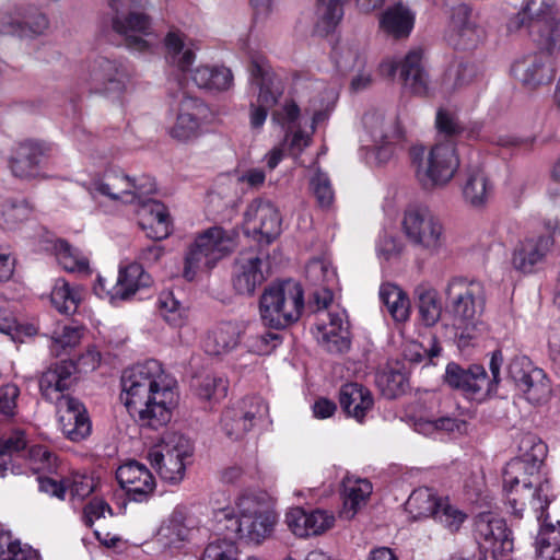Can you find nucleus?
Returning a JSON list of instances; mask_svg holds the SVG:
<instances>
[{
	"instance_id": "obj_8",
	"label": "nucleus",
	"mask_w": 560,
	"mask_h": 560,
	"mask_svg": "<svg viewBox=\"0 0 560 560\" xmlns=\"http://www.w3.org/2000/svg\"><path fill=\"white\" fill-rule=\"evenodd\" d=\"M92 191L113 201L135 203L156 192V184L149 175L130 177L121 171L110 170L92 184Z\"/></svg>"
},
{
	"instance_id": "obj_2",
	"label": "nucleus",
	"mask_w": 560,
	"mask_h": 560,
	"mask_svg": "<svg viewBox=\"0 0 560 560\" xmlns=\"http://www.w3.org/2000/svg\"><path fill=\"white\" fill-rule=\"evenodd\" d=\"M236 517H224L231 523L226 529L247 542L260 544L271 536L277 515L264 493H245L236 503Z\"/></svg>"
},
{
	"instance_id": "obj_13",
	"label": "nucleus",
	"mask_w": 560,
	"mask_h": 560,
	"mask_svg": "<svg viewBox=\"0 0 560 560\" xmlns=\"http://www.w3.org/2000/svg\"><path fill=\"white\" fill-rule=\"evenodd\" d=\"M363 124L376 145V159L386 163L393 158L395 145L402 139L398 118L395 115L386 117L383 113L370 112L364 115Z\"/></svg>"
},
{
	"instance_id": "obj_23",
	"label": "nucleus",
	"mask_w": 560,
	"mask_h": 560,
	"mask_svg": "<svg viewBox=\"0 0 560 560\" xmlns=\"http://www.w3.org/2000/svg\"><path fill=\"white\" fill-rule=\"evenodd\" d=\"M150 283L151 277L144 271L141 265L136 262L120 268L116 284L112 290L106 289L103 278H98L101 290L108 295L112 303L129 300L138 290L149 287Z\"/></svg>"
},
{
	"instance_id": "obj_42",
	"label": "nucleus",
	"mask_w": 560,
	"mask_h": 560,
	"mask_svg": "<svg viewBox=\"0 0 560 560\" xmlns=\"http://www.w3.org/2000/svg\"><path fill=\"white\" fill-rule=\"evenodd\" d=\"M538 560H560V522L545 523L536 537Z\"/></svg>"
},
{
	"instance_id": "obj_24",
	"label": "nucleus",
	"mask_w": 560,
	"mask_h": 560,
	"mask_svg": "<svg viewBox=\"0 0 560 560\" xmlns=\"http://www.w3.org/2000/svg\"><path fill=\"white\" fill-rule=\"evenodd\" d=\"M48 151V147L36 140H24L14 148L9 160V166L13 176L28 179L38 174L42 158Z\"/></svg>"
},
{
	"instance_id": "obj_64",
	"label": "nucleus",
	"mask_w": 560,
	"mask_h": 560,
	"mask_svg": "<svg viewBox=\"0 0 560 560\" xmlns=\"http://www.w3.org/2000/svg\"><path fill=\"white\" fill-rule=\"evenodd\" d=\"M536 366L526 357H515L508 365V375L520 388Z\"/></svg>"
},
{
	"instance_id": "obj_54",
	"label": "nucleus",
	"mask_w": 560,
	"mask_h": 560,
	"mask_svg": "<svg viewBox=\"0 0 560 560\" xmlns=\"http://www.w3.org/2000/svg\"><path fill=\"white\" fill-rule=\"evenodd\" d=\"M236 408L240 410V415L247 420L252 428L257 421L262 420L268 416V406L260 397L245 398Z\"/></svg>"
},
{
	"instance_id": "obj_38",
	"label": "nucleus",
	"mask_w": 560,
	"mask_h": 560,
	"mask_svg": "<svg viewBox=\"0 0 560 560\" xmlns=\"http://www.w3.org/2000/svg\"><path fill=\"white\" fill-rule=\"evenodd\" d=\"M165 58L182 71H186L195 61L196 45L189 37H165Z\"/></svg>"
},
{
	"instance_id": "obj_7",
	"label": "nucleus",
	"mask_w": 560,
	"mask_h": 560,
	"mask_svg": "<svg viewBox=\"0 0 560 560\" xmlns=\"http://www.w3.org/2000/svg\"><path fill=\"white\" fill-rule=\"evenodd\" d=\"M407 511L413 518L432 517L450 533L459 530L467 515L453 504L447 498L438 497L430 488H418L409 495Z\"/></svg>"
},
{
	"instance_id": "obj_41",
	"label": "nucleus",
	"mask_w": 560,
	"mask_h": 560,
	"mask_svg": "<svg viewBox=\"0 0 560 560\" xmlns=\"http://www.w3.org/2000/svg\"><path fill=\"white\" fill-rule=\"evenodd\" d=\"M479 78L480 72L475 65L460 62L445 74L442 89L445 93L452 94L471 85L477 82Z\"/></svg>"
},
{
	"instance_id": "obj_20",
	"label": "nucleus",
	"mask_w": 560,
	"mask_h": 560,
	"mask_svg": "<svg viewBox=\"0 0 560 560\" xmlns=\"http://www.w3.org/2000/svg\"><path fill=\"white\" fill-rule=\"evenodd\" d=\"M127 74L116 61L97 58L90 68V83L96 93L119 97L125 90Z\"/></svg>"
},
{
	"instance_id": "obj_61",
	"label": "nucleus",
	"mask_w": 560,
	"mask_h": 560,
	"mask_svg": "<svg viewBox=\"0 0 560 560\" xmlns=\"http://www.w3.org/2000/svg\"><path fill=\"white\" fill-rule=\"evenodd\" d=\"M27 456L34 470H50L56 465L55 454L44 445L31 446Z\"/></svg>"
},
{
	"instance_id": "obj_63",
	"label": "nucleus",
	"mask_w": 560,
	"mask_h": 560,
	"mask_svg": "<svg viewBox=\"0 0 560 560\" xmlns=\"http://www.w3.org/2000/svg\"><path fill=\"white\" fill-rule=\"evenodd\" d=\"M148 26V16L142 13H130L125 21H120L118 16L113 20V28L120 35L128 32H145Z\"/></svg>"
},
{
	"instance_id": "obj_1",
	"label": "nucleus",
	"mask_w": 560,
	"mask_h": 560,
	"mask_svg": "<svg viewBox=\"0 0 560 560\" xmlns=\"http://www.w3.org/2000/svg\"><path fill=\"white\" fill-rule=\"evenodd\" d=\"M121 388L120 400L140 427L159 430L171 421L177 393L159 361L152 359L126 369Z\"/></svg>"
},
{
	"instance_id": "obj_35",
	"label": "nucleus",
	"mask_w": 560,
	"mask_h": 560,
	"mask_svg": "<svg viewBox=\"0 0 560 560\" xmlns=\"http://www.w3.org/2000/svg\"><path fill=\"white\" fill-rule=\"evenodd\" d=\"M487 373L481 365H471L469 369H462L456 363H450L446 366L445 382L453 388L462 389L469 393H478L481 390L486 382Z\"/></svg>"
},
{
	"instance_id": "obj_59",
	"label": "nucleus",
	"mask_w": 560,
	"mask_h": 560,
	"mask_svg": "<svg viewBox=\"0 0 560 560\" xmlns=\"http://www.w3.org/2000/svg\"><path fill=\"white\" fill-rule=\"evenodd\" d=\"M450 25L453 32H477V26L471 20V11L466 4H458L452 9Z\"/></svg>"
},
{
	"instance_id": "obj_3",
	"label": "nucleus",
	"mask_w": 560,
	"mask_h": 560,
	"mask_svg": "<svg viewBox=\"0 0 560 560\" xmlns=\"http://www.w3.org/2000/svg\"><path fill=\"white\" fill-rule=\"evenodd\" d=\"M237 234L221 226H211L197 235L184 258L183 277L192 281L201 270L212 269L236 246Z\"/></svg>"
},
{
	"instance_id": "obj_30",
	"label": "nucleus",
	"mask_w": 560,
	"mask_h": 560,
	"mask_svg": "<svg viewBox=\"0 0 560 560\" xmlns=\"http://www.w3.org/2000/svg\"><path fill=\"white\" fill-rule=\"evenodd\" d=\"M552 245L553 237L550 235H540L525 240L514 253V267L524 272H530L533 267L546 257Z\"/></svg>"
},
{
	"instance_id": "obj_17",
	"label": "nucleus",
	"mask_w": 560,
	"mask_h": 560,
	"mask_svg": "<svg viewBox=\"0 0 560 560\" xmlns=\"http://www.w3.org/2000/svg\"><path fill=\"white\" fill-rule=\"evenodd\" d=\"M518 451V457L509 462L504 469L508 482L518 481V474L526 476L536 474L547 455L546 444L530 433L522 435Z\"/></svg>"
},
{
	"instance_id": "obj_16",
	"label": "nucleus",
	"mask_w": 560,
	"mask_h": 560,
	"mask_svg": "<svg viewBox=\"0 0 560 560\" xmlns=\"http://www.w3.org/2000/svg\"><path fill=\"white\" fill-rule=\"evenodd\" d=\"M57 410L62 433L72 442L90 436L92 423L85 406L70 395L57 396Z\"/></svg>"
},
{
	"instance_id": "obj_18",
	"label": "nucleus",
	"mask_w": 560,
	"mask_h": 560,
	"mask_svg": "<svg viewBox=\"0 0 560 560\" xmlns=\"http://www.w3.org/2000/svg\"><path fill=\"white\" fill-rule=\"evenodd\" d=\"M244 223L248 233L258 235L259 241L267 244L281 232V218L270 201L254 200L246 209Z\"/></svg>"
},
{
	"instance_id": "obj_48",
	"label": "nucleus",
	"mask_w": 560,
	"mask_h": 560,
	"mask_svg": "<svg viewBox=\"0 0 560 560\" xmlns=\"http://www.w3.org/2000/svg\"><path fill=\"white\" fill-rule=\"evenodd\" d=\"M435 127L438 136L445 138L444 142L454 143V140L460 137L465 131V127L458 117L454 113L443 108L439 109L436 113Z\"/></svg>"
},
{
	"instance_id": "obj_58",
	"label": "nucleus",
	"mask_w": 560,
	"mask_h": 560,
	"mask_svg": "<svg viewBox=\"0 0 560 560\" xmlns=\"http://www.w3.org/2000/svg\"><path fill=\"white\" fill-rule=\"evenodd\" d=\"M228 382L223 377L215 375L205 376L199 386L198 395L203 399L219 400L226 396Z\"/></svg>"
},
{
	"instance_id": "obj_21",
	"label": "nucleus",
	"mask_w": 560,
	"mask_h": 560,
	"mask_svg": "<svg viewBox=\"0 0 560 560\" xmlns=\"http://www.w3.org/2000/svg\"><path fill=\"white\" fill-rule=\"evenodd\" d=\"M135 203L138 206L139 225L147 232L148 237L160 241L171 234L172 221L162 202L147 196Z\"/></svg>"
},
{
	"instance_id": "obj_40",
	"label": "nucleus",
	"mask_w": 560,
	"mask_h": 560,
	"mask_svg": "<svg viewBox=\"0 0 560 560\" xmlns=\"http://www.w3.org/2000/svg\"><path fill=\"white\" fill-rule=\"evenodd\" d=\"M383 31L396 35H408L413 27L415 14L406 7L398 4L387 9L380 21Z\"/></svg>"
},
{
	"instance_id": "obj_15",
	"label": "nucleus",
	"mask_w": 560,
	"mask_h": 560,
	"mask_svg": "<svg viewBox=\"0 0 560 560\" xmlns=\"http://www.w3.org/2000/svg\"><path fill=\"white\" fill-rule=\"evenodd\" d=\"M514 31L527 26L530 33L560 32V14L555 9V0H527L514 21Z\"/></svg>"
},
{
	"instance_id": "obj_52",
	"label": "nucleus",
	"mask_w": 560,
	"mask_h": 560,
	"mask_svg": "<svg viewBox=\"0 0 560 560\" xmlns=\"http://www.w3.org/2000/svg\"><path fill=\"white\" fill-rule=\"evenodd\" d=\"M318 2L320 13L318 26L320 31L331 33L343 15L342 4L346 0H318Z\"/></svg>"
},
{
	"instance_id": "obj_34",
	"label": "nucleus",
	"mask_w": 560,
	"mask_h": 560,
	"mask_svg": "<svg viewBox=\"0 0 560 560\" xmlns=\"http://www.w3.org/2000/svg\"><path fill=\"white\" fill-rule=\"evenodd\" d=\"M48 20L44 14L36 13L22 16L20 11L0 13V33L12 35L15 33L42 34L47 30Z\"/></svg>"
},
{
	"instance_id": "obj_55",
	"label": "nucleus",
	"mask_w": 560,
	"mask_h": 560,
	"mask_svg": "<svg viewBox=\"0 0 560 560\" xmlns=\"http://www.w3.org/2000/svg\"><path fill=\"white\" fill-rule=\"evenodd\" d=\"M313 194L322 208H329L334 202V190L328 176L317 170L311 178Z\"/></svg>"
},
{
	"instance_id": "obj_19",
	"label": "nucleus",
	"mask_w": 560,
	"mask_h": 560,
	"mask_svg": "<svg viewBox=\"0 0 560 560\" xmlns=\"http://www.w3.org/2000/svg\"><path fill=\"white\" fill-rule=\"evenodd\" d=\"M513 77L529 90L553 81L557 69L552 61L542 55L533 52L517 59L511 68Z\"/></svg>"
},
{
	"instance_id": "obj_37",
	"label": "nucleus",
	"mask_w": 560,
	"mask_h": 560,
	"mask_svg": "<svg viewBox=\"0 0 560 560\" xmlns=\"http://www.w3.org/2000/svg\"><path fill=\"white\" fill-rule=\"evenodd\" d=\"M238 338L240 330L235 324L222 323L207 335L203 347L210 355H220L234 349Z\"/></svg>"
},
{
	"instance_id": "obj_47",
	"label": "nucleus",
	"mask_w": 560,
	"mask_h": 560,
	"mask_svg": "<svg viewBox=\"0 0 560 560\" xmlns=\"http://www.w3.org/2000/svg\"><path fill=\"white\" fill-rule=\"evenodd\" d=\"M0 560H38L36 552L28 546H21L10 532H0Z\"/></svg>"
},
{
	"instance_id": "obj_4",
	"label": "nucleus",
	"mask_w": 560,
	"mask_h": 560,
	"mask_svg": "<svg viewBox=\"0 0 560 560\" xmlns=\"http://www.w3.org/2000/svg\"><path fill=\"white\" fill-rule=\"evenodd\" d=\"M304 307L303 290L293 281L265 289L259 300L260 318L266 326L281 329L296 322Z\"/></svg>"
},
{
	"instance_id": "obj_51",
	"label": "nucleus",
	"mask_w": 560,
	"mask_h": 560,
	"mask_svg": "<svg viewBox=\"0 0 560 560\" xmlns=\"http://www.w3.org/2000/svg\"><path fill=\"white\" fill-rule=\"evenodd\" d=\"M240 413L236 407H232L228 408L221 417V425L225 435L235 441L242 439L252 429L247 420Z\"/></svg>"
},
{
	"instance_id": "obj_56",
	"label": "nucleus",
	"mask_w": 560,
	"mask_h": 560,
	"mask_svg": "<svg viewBox=\"0 0 560 560\" xmlns=\"http://www.w3.org/2000/svg\"><path fill=\"white\" fill-rule=\"evenodd\" d=\"M201 560H237V549L231 539H217L206 547Z\"/></svg>"
},
{
	"instance_id": "obj_10",
	"label": "nucleus",
	"mask_w": 560,
	"mask_h": 560,
	"mask_svg": "<svg viewBox=\"0 0 560 560\" xmlns=\"http://www.w3.org/2000/svg\"><path fill=\"white\" fill-rule=\"evenodd\" d=\"M447 307L459 326L472 323L482 312L485 290L482 283L456 277L445 288Z\"/></svg>"
},
{
	"instance_id": "obj_6",
	"label": "nucleus",
	"mask_w": 560,
	"mask_h": 560,
	"mask_svg": "<svg viewBox=\"0 0 560 560\" xmlns=\"http://www.w3.org/2000/svg\"><path fill=\"white\" fill-rule=\"evenodd\" d=\"M192 452L188 438L178 432H166L161 443L151 448L148 456L163 480L177 485L185 477L187 460Z\"/></svg>"
},
{
	"instance_id": "obj_33",
	"label": "nucleus",
	"mask_w": 560,
	"mask_h": 560,
	"mask_svg": "<svg viewBox=\"0 0 560 560\" xmlns=\"http://www.w3.org/2000/svg\"><path fill=\"white\" fill-rule=\"evenodd\" d=\"M343 487V509L340 513L341 517L351 520L366 504L372 493V483L368 479L355 476H347L342 481Z\"/></svg>"
},
{
	"instance_id": "obj_62",
	"label": "nucleus",
	"mask_w": 560,
	"mask_h": 560,
	"mask_svg": "<svg viewBox=\"0 0 560 560\" xmlns=\"http://www.w3.org/2000/svg\"><path fill=\"white\" fill-rule=\"evenodd\" d=\"M95 489L94 479L88 475L74 474L67 478V490L72 498L83 500Z\"/></svg>"
},
{
	"instance_id": "obj_11",
	"label": "nucleus",
	"mask_w": 560,
	"mask_h": 560,
	"mask_svg": "<svg viewBox=\"0 0 560 560\" xmlns=\"http://www.w3.org/2000/svg\"><path fill=\"white\" fill-rule=\"evenodd\" d=\"M504 489L506 491L508 501L513 513L520 517L524 513L534 515L537 520L544 514V511L550 503L549 489L547 481L534 485L528 480V476L518 474V481L508 482L505 472L503 474Z\"/></svg>"
},
{
	"instance_id": "obj_22",
	"label": "nucleus",
	"mask_w": 560,
	"mask_h": 560,
	"mask_svg": "<svg viewBox=\"0 0 560 560\" xmlns=\"http://www.w3.org/2000/svg\"><path fill=\"white\" fill-rule=\"evenodd\" d=\"M285 523L298 537L318 536L334 526L335 516L325 510L306 512L302 508H294L285 514Z\"/></svg>"
},
{
	"instance_id": "obj_44",
	"label": "nucleus",
	"mask_w": 560,
	"mask_h": 560,
	"mask_svg": "<svg viewBox=\"0 0 560 560\" xmlns=\"http://www.w3.org/2000/svg\"><path fill=\"white\" fill-rule=\"evenodd\" d=\"M415 293L418 298V308L421 320L425 326L435 325L442 313L436 290L427 285H419Z\"/></svg>"
},
{
	"instance_id": "obj_25",
	"label": "nucleus",
	"mask_w": 560,
	"mask_h": 560,
	"mask_svg": "<svg viewBox=\"0 0 560 560\" xmlns=\"http://www.w3.org/2000/svg\"><path fill=\"white\" fill-rule=\"evenodd\" d=\"M116 478L122 489L135 501H142L155 488V479L150 470L138 462L121 465L116 471Z\"/></svg>"
},
{
	"instance_id": "obj_49",
	"label": "nucleus",
	"mask_w": 560,
	"mask_h": 560,
	"mask_svg": "<svg viewBox=\"0 0 560 560\" xmlns=\"http://www.w3.org/2000/svg\"><path fill=\"white\" fill-rule=\"evenodd\" d=\"M54 250L59 265L66 271L74 272L88 269V260L80 257L66 241H56L54 244Z\"/></svg>"
},
{
	"instance_id": "obj_36",
	"label": "nucleus",
	"mask_w": 560,
	"mask_h": 560,
	"mask_svg": "<svg viewBox=\"0 0 560 560\" xmlns=\"http://www.w3.org/2000/svg\"><path fill=\"white\" fill-rule=\"evenodd\" d=\"M191 80L200 89L226 91L233 85V73L223 66L202 65L192 70Z\"/></svg>"
},
{
	"instance_id": "obj_60",
	"label": "nucleus",
	"mask_w": 560,
	"mask_h": 560,
	"mask_svg": "<svg viewBox=\"0 0 560 560\" xmlns=\"http://www.w3.org/2000/svg\"><path fill=\"white\" fill-rule=\"evenodd\" d=\"M417 425L418 430L425 434L433 431L462 432L466 428V422L455 418L442 417L435 420L419 422Z\"/></svg>"
},
{
	"instance_id": "obj_31",
	"label": "nucleus",
	"mask_w": 560,
	"mask_h": 560,
	"mask_svg": "<svg viewBox=\"0 0 560 560\" xmlns=\"http://www.w3.org/2000/svg\"><path fill=\"white\" fill-rule=\"evenodd\" d=\"M462 191L467 203L479 208L485 206L490 199L493 185L481 167L472 166L465 174Z\"/></svg>"
},
{
	"instance_id": "obj_29",
	"label": "nucleus",
	"mask_w": 560,
	"mask_h": 560,
	"mask_svg": "<svg viewBox=\"0 0 560 560\" xmlns=\"http://www.w3.org/2000/svg\"><path fill=\"white\" fill-rule=\"evenodd\" d=\"M424 50L417 47L400 61L399 79L411 93L423 95L428 91V74L422 66Z\"/></svg>"
},
{
	"instance_id": "obj_46",
	"label": "nucleus",
	"mask_w": 560,
	"mask_h": 560,
	"mask_svg": "<svg viewBox=\"0 0 560 560\" xmlns=\"http://www.w3.org/2000/svg\"><path fill=\"white\" fill-rule=\"evenodd\" d=\"M159 315L171 326H182L187 317L186 310L170 292L162 293L156 303Z\"/></svg>"
},
{
	"instance_id": "obj_39",
	"label": "nucleus",
	"mask_w": 560,
	"mask_h": 560,
	"mask_svg": "<svg viewBox=\"0 0 560 560\" xmlns=\"http://www.w3.org/2000/svg\"><path fill=\"white\" fill-rule=\"evenodd\" d=\"M380 298L396 322H406L410 315V302L407 294L393 283H384Z\"/></svg>"
},
{
	"instance_id": "obj_45",
	"label": "nucleus",
	"mask_w": 560,
	"mask_h": 560,
	"mask_svg": "<svg viewBox=\"0 0 560 560\" xmlns=\"http://www.w3.org/2000/svg\"><path fill=\"white\" fill-rule=\"evenodd\" d=\"M526 399L532 404H540L550 395L551 388L547 375L541 369L535 368L528 378L520 386Z\"/></svg>"
},
{
	"instance_id": "obj_50",
	"label": "nucleus",
	"mask_w": 560,
	"mask_h": 560,
	"mask_svg": "<svg viewBox=\"0 0 560 560\" xmlns=\"http://www.w3.org/2000/svg\"><path fill=\"white\" fill-rule=\"evenodd\" d=\"M186 511L183 508H176L165 526H162L159 535L167 538L170 544L183 541L187 538L189 528L186 525Z\"/></svg>"
},
{
	"instance_id": "obj_27",
	"label": "nucleus",
	"mask_w": 560,
	"mask_h": 560,
	"mask_svg": "<svg viewBox=\"0 0 560 560\" xmlns=\"http://www.w3.org/2000/svg\"><path fill=\"white\" fill-rule=\"evenodd\" d=\"M250 75L258 85L256 104L267 108L273 107L283 93L281 80L271 71L265 58H254L250 63Z\"/></svg>"
},
{
	"instance_id": "obj_32",
	"label": "nucleus",
	"mask_w": 560,
	"mask_h": 560,
	"mask_svg": "<svg viewBox=\"0 0 560 560\" xmlns=\"http://www.w3.org/2000/svg\"><path fill=\"white\" fill-rule=\"evenodd\" d=\"M339 401L347 415L361 421L374 405L372 393L361 384L348 383L341 386Z\"/></svg>"
},
{
	"instance_id": "obj_5",
	"label": "nucleus",
	"mask_w": 560,
	"mask_h": 560,
	"mask_svg": "<svg viewBox=\"0 0 560 560\" xmlns=\"http://www.w3.org/2000/svg\"><path fill=\"white\" fill-rule=\"evenodd\" d=\"M401 229L408 242L429 256H438L446 249L445 226L425 207H408L402 215Z\"/></svg>"
},
{
	"instance_id": "obj_14",
	"label": "nucleus",
	"mask_w": 560,
	"mask_h": 560,
	"mask_svg": "<svg viewBox=\"0 0 560 560\" xmlns=\"http://www.w3.org/2000/svg\"><path fill=\"white\" fill-rule=\"evenodd\" d=\"M476 534L481 547L491 553L494 560H508L513 551V539L504 520L492 513H481L475 522Z\"/></svg>"
},
{
	"instance_id": "obj_57",
	"label": "nucleus",
	"mask_w": 560,
	"mask_h": 560,
	"mask_svg": "<svg viewBox=\"0 0 560 560\" xmlns=\"http://www.w3.org/2000/svg\"><path fill=\"white\" fill-rule=\"evenodd\" d=\"M200 121L191 116L178 114L176 122L170 129V135L178 141H188L198 136Z\"/></svg>"
},
{
	"instance_id": "obj_9",
	"label": "nucleus",
	"mask_w": 560,
	"mask_h": 560,
	"mask_svg": "<svg viewBox=\"0 0 560 560\" xmlns=\"http://www.w3.org/2000/svg\"><path fill=\"white\" fill-rule=\"evenodd\" d=\"M459 166L455 143L438 142L425 159L416 164V177L425 189L446 185Z\"/></svg>"
},
{
	"instance_id": "obj_12",
	"label": "nucleus",
	"mask_w": 560,
	"mask_h": 560,
	"mask_svg": "<svg viewBox=\"0 0 560 560\" xmlns=\"http://www.w3.org/2000/svg\"><path fill=\"white\" fill-rule=\"evenodd\" d=\"M268 254L259 247H250L237 254L232 271V285L240 295L252 296L268 277Z\"/></svg>"
},
{
	"instance_id": "obj_28",
	"label": "nucleus",
	"mask_w": 560,
	"mask_h": 560,
	"mask_svg": "<svg viewBox=\"0 0 560 560\" xmlns=\"http://www.w3.org/2000/svg\"><path fill=\"white\" fill-rule=\"evenodd\" d=\"M77 365L72 361H61L50 365L39 380V388L46 399L57 404V396L74 384Z\"/></svg>"
},
{
	"instance_id": "obj_53",
	"label": "nucleus",
	"mask_w": 560,
	"mask_h": 560,
	"mask_svg": "<svg viewBox=\"0 0 560 560\" xmlns=\"http://www.w3.org/2000/svg\"><path fill=\"white\" fill-rule=\"evenodd\" d=\"M306 278L317 287L328 285L336 278L335 270L324 259H312L305 267Z\"/></svg>"
},
{
	"instance_id": "obj_43",
	"label": "nucleus",
	"mask_w": 560,
	"mask_h": 560,
	"mask_svg": "<svg viewBox=\"0 0 560 560\" xmlns=\"http://www.w3.org/2000/svg\"><path fill=\"white\" fill-rule=\"evenodd\" d=\"M82 300L81 289L58 279L50 294L52 305L62 314H73Z\"/></svg>"
},
{
	"instance_id": "obj_26",
	"label": "nucleus",
	"mask_w": 560,
	"mask_h": 560,
	"mask_svg": "<svg viewBox=\"0 0 560 560\" xmlns=\"http://www.w3.org/2000/svg\"><path fill=\"white\" fill-rule=\"evenodd\" d=\"M328 320L322 319L316 325L318 343L330 353H343L350 348L348 323L340 314H325Z\"/></svg>"
}]
</instances>
